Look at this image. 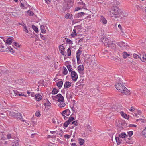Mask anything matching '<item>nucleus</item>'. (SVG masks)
Listing matches in <instances>:
<instances>
[{"label": "nucleus", "instance_id": "53", "mask_svg": "<svg viewBox=\"0 0 146 146\" xmlns=\"http://www.w3.org/2000/svg\"><path fill=\"white\" fill-rule=\"evenodd\" d=\"M133 134V132L132 131H130L128 132V136L131 137Z\"/></svg>", "mask_w": 146, "mask_h": 146}, {"label": "nucleus", "instance_id": "17", "mask_svg": "<svg viewBox=\"0 0 146 146\" xmlns=\"http://www.w3.org/2000/svg\"><path fill=\"white\" fill-rule=\"evenodd\" d=\"M12 37L9 38L6 40H5V39H4L3 40L6 44L8 45H10L11 44L12 42Z\"/></svg>", "mask_w": 146, "mask_h": 146}, {"label": "nucleus", "instance_id": "47", "mask_svg": "<svg viewBox=\"0 0 146 146\" xmlns=\"http://www.w3.org/2000/svg\"><path fill=\"white\" fill-rule=\"evenodd\" d=\"M40 37L41 38L44 40H46V35H42L40 34Z\"/></svg>", "mask_w": 146, "mask_h": 146}, {"label": "nucleus", "instance_id": "45", "mask_svg": "<svg viewBox=\"0 0 146 146\" xmlns=\"http://www.w3.org/2000/svg\"><path fill=\"white\" fill-rule=\"evenodd\" d=\"M123 56L124 58H126L128 56V54L127 52H124L123 53Z\"/></svg>", "mask_w": 146, "mask_h": 146}, {"label": "nucleus", "instance_id": "63", "mask_svg": "<svg viewBox=\"0 0 146 146\" xmlns=\"http://www.w3.org/2000/svg\"><path fill=\"white\" fill-rule=\"evenodd\" d=\"M83 40V39L82 38H79L78 40V43H79L80 41H82Z\"/></svg>", "mask_w": 146, "mask_h": 146}, {"label": "nucleus", "instance_id": "51", "mask_svg": "<svg viewBox=\"0 0 146 146\" xmlns=\"http://www.w3.org/2000/svg\"><path fill=\"white\" fill-rule=\"evenodd\" d=\"M23 30L26 33H28V30L27 29L26 26H23Z\"/></svg>", "mask_w": 146, "mask_h": 146}, {"label": "nucleus", "instance_id": "9", "mask_svg": "<svg viewBox=\"0 0 146 146\" xmlns=\"http://www.w3.org/2000/svg\"><path fill=\"white\" fill-rule=\"evenodd\" d=\"M74 120V118L73 117H70L69 118V119L65 122H64L63 124V126H64L65 127H68V125L71 123V122L73 121Z\"/></svg>", "mask_w": 146, "mask_h": 146}, {"label": "nucleus", "instance_id": "32", "mask_svg": "<svg viewBox=\"0 0 146 146\" xmlns=\"http://www.w3.org/2000/svg\"><path fill=\"white\" fill-rule=\"evenodd\" d=\"M59 92L58 90L57 89L54 88L53 89V90L52 91V94L53 95H55L56 94H57Z\"/></svg>", "mask_w": 146, "mask_h": 146}, {"label": "nucleus", "instance_id": "59", "mask_svg": "<svg viewBox=\"0 0 146 146\" xmlns=\"http://www.w3.org/2000/svg\"><path fill=\"white\" fill-rule=\"evenodd\" d=\"M119 124H118L119 126H121V127L122 126H123V123H124V122L123 121V122L121 121H120L119 122Z\"/></svg>", "mask_w": 146, "mask_h": 146}, {"label": "nucleus", "instance_id": "30", "mask_svg": "<svg viewBox=\"0 0 146 146\" xmlns=\"http://www.w3.org/2000/svg\"><path fill=\"white\" fill-rule=\"evenodd\" d=\"M78 143L80 145H82L84 142V140L82 138H79Z\"/></svg>", "mask_w": 146, "mask_h": 146}, {"label": "nucleus", "instance_id": "2", "mask_svg": "<svg viewBox=\"0 0 146 146\" xmlns=\"http://www.w3.org/2000/svg\"><path fill=\"white\" fill-rule=\"evenodd\" d=\"M115 87L119 92L124 93L125 94H127V88L121 83H117L115 85Z\"/></svg>", "mask_w": 146, "mask_h": 146}, {"label": "nucleus", "instance_id": "36", "mask_svg": "<svg viewBox=\"0 0 146 146\" xmlns=\"http://www.w3.org/2000/svg\"><path fill=\"white\" fill-rule=\"evenodd\" d=\"M84 12H81L78 13V14L76 15V16L78 18L84 15Z\"/></svg>", "mask_w": 146, "mask_h": 146}, {"label": "nucleus", "instance_id": "27", "mask_svg": "<svg viewBox=\"0 0 146 146\" xmlns=\"http://www.w3.org/2000/svg\"><path fill=\"white\" fill-rule=\"evenodd\" d=\"M101 22L104 24H106L107 23V21L106 19L103 16H101Z\"/></svg>", "mask_w": 146, "mask_h": 146}, {"label": "nucleus", "instance_id": "12", "mask_svg": "<svg viewBox=\"0 0 146 146\" xmlns=\"http://www.w3.org/2000/svg\"><path fill=\"white\" fill-rule=\"evenodd\" d=\"M70 110L68 109H67L61 113V114L63 116H65V115L68 116L70 115Z\"/></svg>", "mask_w": 146, "mask_h": 146}, {"label": "nucleus", "instance_id": "22", "mask_svg": "<svg viewBox=\"0 0 146 146\" xmlns=\"http://www.w3.org/2000/svg\"><path fill=\"white\" fill-rule=\"evenodd\" d=\"M35 98L36 100L38 101H39L42 98V96L39 94H36L35 95Z\"/></svg>", "mask_w": 146, "mask_h": 146}, {"label": "nucleus", "instance_id": "33", "mask_svg": "<svg viewBox=\"0 0 146 146\" xmlns=\"http://www.w3.org/2000/svg\"><path fill=\"white\" fill-rule=\"evenodd\" d=\"M115 139L117 142V143L118 145H119L121 143V139H120L118 137H115Z\"/></svg>", "mask_w": 146, "mask_h": 146}, {"label": "nucleus", "instance_id": "41", "mask_svg": "<svg viewBox=\"0 0 146 146\" xmlns=\"http://www.w3.org/2000/svg\"><path fill=\"white\" fill-rule=\"evenodd\" d=\"M67 67L69 72L72 71V68L70 65H69L67 66Z\"/></svg>", "mask_w": 146, "mask_h": 146}, {"label": "nucleus", "instance_id": "24", "mask_svg": "<svg viewBox=\"0 0 146 146\" xmlns=\"http://www.w3.org/2000/svg\"><path fill=\"white\" fill-rule=\"evenodd\" d=\"M63 84V82L60 80L58 81L57 83V86L60 89L62 86Z\"/></svg>", "mask_w": 146, "mask_h": 146}, {"label": "nucleus", "instance_id": "21", "mask_svg": "<svg viewBox=\"0 0 146 146\" xmlns=\"http://www.w3.org/2000/svg\"><path fill=\"white\" fill-rule=\"evenodd\" d=\"M15 113L13 112H11L9 114L10 116H12L13 117L17 118V117L18 113Z\"/></svg>", "mask_w": 146, "mask_h": 146}, {"label": "nucleus", "instance_id": "38", "mask_svg": "<svg viewBox=\"0 0 146 146\" xmlns=\"http://www.w3.org/2000/svg\"><path fill=\"white\" fill-rule=\"evenodd\" d=\"M5 51V49L4 46L2 45H0V51L4 52Z\"/></svg>", "mask_w": 146, "mask_h": 146}, {"label": "nucleus", "instance_id": "31", "mask_svg": "<svg viewBox=\"0 0 146 146\" xmlns=\"http://www.w3.org/2000/svg\"><path fill=\"white\" fill-rule=\"evenodd\" d=\"M135 107H131L128 106V110L132 112H133L134 110L135 109Z\"/></svg>", "mask_w": 146, "mask_h": 146}, {"label": "nucleus", "instance_id": "26", "mask_svg": "<svg viewBox=\"0 0 146 146\" xmlns=\"http://www.w3.org/2000/svg\"><path fill=\"white\" fill-rule=\"evenodd\" d=\"M51 103L48 101L45 104V107L46 108H48V109H49V107L51 106Z\"/></svg>", "mask_w": 146, "mask_h": 146}, {"label": "nucleus", "instance_id": "49", "mask_svg": "<svg viewBox=\"0 0 146 146\" xmlns=\"http://www.w3.org/2000/svg\"><path fill=\"white\" fill-rule=\"evenodd\" d=\"M74 124L75 126H76L77 125V121H75L72 122L70 124L72 125Z\"/></svg>", "mask_w": 146, "mask_h": 146}, {"label": "nucleus", "instance_id": "10", "mask_svg": "<svg viewBox=\"0 0 146 146\" xmlns=\"http://www.w3.org/2000/svg\"><path fill=\"white\" fill-rule=\"evenodd\" d=\"M10 95H11V96L12 97L13 96H23L24 95L23 94L21 93V92H19L17 90H13L11 94Z\"/></svg>", "mask_w": 146, "mask_h": 146}, {"label": "nucleus", "instance_id": "35", "mask_svg": "<svg viewBox=\"0 0 146 146\" xmlns=\"http://www.w3.org/2000/svg\"><path fill=\"white\" fill-rule=\"evenodd\" d=\"M117 44L121 47L125 46V43L121 42H118Z\"/></svg>", "mask_w": 146, "mask_h": 146}, {"label": "nucleus", "instance_id": "62", "mask_svg": "<svg viewBox=\"0 0 146 146\" xmlns=\"http://www.w3.org/2000/svg\"><path fill=\"white\" fill-rule=\"evenodd\" d=\"M82 8H81L80 7H76V8L75 9V11H78V10L80 9H81Z\"/></svg>", "mask_w": 146, "mask_h": 146}, {"label": "nucleus", "instance_id": "60", "mask_svg": "<svg viewBox=\"0 0 146 146\" xmlns=\"http://www.w3.org/2000/svg\"><path fill=\"white\" fill-rule=\"evenodd\" d=\"M87 129L89 131H92V128L90 125L88 126Z\"/></svg>", "mask_w": 146, "mask_h": 146}, {"label": "nucleus", "instance_id": "64", "mask_svg": "<svg viewBox=\"0 0 146 146\" xmlns=\"http://www.w3.org/2000/svg\"><path fill=\"white\" fill-rule=\"evenodd\" d=\"M71 146H77L76 144L75 143H73L71 144Z\"/></svg>", "mask_w": 146, "mask_h": 146}, {"label": "nucleus", "instance_id": "20", "mask_svg": "<svg viewBox=\"0 0 146 146\" xmlns=\"http://www.w3.org/2000/svg\"><path fill=\"white\" fill-rule=\"evenodd\" d=\"M58 103V106L60 107H64L65 106L66 104L64 102V100H62L59 102Z\"/></svg>", "mask_w": 146, "mask_h": 146}, {"label": "nucleus", "instance_id": "28", "mask_svg": "<svg viewBox=\"0 0 146 146\" xmlns=\"http://www.w3.org/2000/svg\"><path fill=\"white\" fill-rule=\"evenodd\" d=\"M40 29L41 32L43 33H45L46 32V31L44 26L41 25L40 26Z\"/></svg>", "mask_w": 146, "mask_h": 146}, {"label": "nucleus", "instance_id": "8", "mask_svg": "<svg viewBox=\"0 0 146 146\" xmlns=\"http://www.w3.org/2000/svg\"><path fill=\"white\" fill-rule=\"evenodd\" d=\"M90 60V64L93 67H96L97 65V61L96 58L93 57V56H92L91 57Z\"/></svg>", "mask_w": 146, "mask_h": 146}, {"label": "nucleus", "instance_id": "34", "mask_svg": "<svg viewBox=\"0 0 146 146\" xmlns=\"http://www.w3.org/2000/svg\"><path fill=\"white\" fill-rule=\"evenodd\" d=\"M71 48L70 47H69L67 50L68 56L71 55Z\"/></svg>", "mask_w": 146, "mask_h": 146}, {"label": "nucleus", "instance_id": "16", "mask_svg": "<svg viewBox=\"0 0 146 146\" xmlns=\"http://www.w3.org/2000/svg\"><path fill=\"white\" fill-rule=\"evenodd\" d=\"M141 58L140 59L141 60L145 62H146V54L145 53H143L142 54H140Z\"/></svg>", "mask_w": 146, "mask_h": 146}, {"label": "nucleus", "instance_id": "55", "mask_svg": "<svg viewBox=\"0 0 146 146\" xmlns=\"http://www.w3.org/2000/svg\"><path fill=\"white\" fill-rule=\"evenodd\" d=\"M29 96L30 95L31 97H35L36 94L35 95L34 93L33 92H31L30 94L29 95Z\"/></svg>", "mask_w": 146, "mask_h": 146}, {"label": "nucleus", "instance_id": "39", "mask_svg": "<svg viewBox=\"0 0 146 146\" xmlns=\"http://www.w3.org/2000/svg\"><path fill=\"white\" fill-rule=\"evenodd\" d=\"M142 135L143 137L146 138V128H145V129L142 132Z\"/></svg>", "mask_w": 146, "mask_h": 146}, {"label": "nucleus", "instance_id": "40", "mask_svg": "<svg viewBox=\"0 0 146 146\" xmlns=\"http://www.w3.org/2000/svg\"><path fill=\"white\" fill-rule=\"evenodd\" d=\"M13 136V135L12 134H11L9 133H8L7 135V139H12Z\"/></svg>", "mask_w": 146, "mask_h": 146}, {"label": "nucleus", "instance_id": "4", "mask_svg": "<svg viewBox=\"0 0 146 146\" xmlns=\"http://www.w3.org/2000/svg\"><path fill=\"white\" fill-rule=\"evenodd\" d=\"M73 2L71 0H66L64 3L63 6L65 9H69L73 5Z\"/></svg>", "mask_w": 146, "mask_h": 146}, {"label": "nucleus", "instance_id": "50", "mask_svg": "<svg viewBox=\"0 0 146 146\" xmlns=\"http://www.w3.org/2000/svg\"><path fill=\"white\" fill-rule=\"evenodd\" d=\"M128 127H137V125L135 124H129L128 125Z\"/></svg>", "mask_w": 146, "mask_h": 146}, {"label": "nucleus", "instance_id": "61", "mask_svg": "<svg viewBox=\"0 0 146 146\" xmlns=\"http://www.w3.org/2000/svg\"><path fill=\"white\" fill-rule=\"evenodd\" d=\"M137 113L139 115H141V111L139 110H138L137 111Z\"/></svg>", "mask_w": 146, "mask_h": 146}, {"label": "nucleus", "instance_id": "43", "mask_svg": "<svg viewBox=\"0 0 146 146\" xmlns=\"http://www.w3.org/2000/svg\"><path fill=\"white\" fill-rule=\"evenodd\" d=\"M133 55L134 58H135L137 59L138 58H139L140 59V58H141L140 55V56L138 55H137L136 54H133Z\"/></svg>", "mask_w": 146, "mask_h": 146}, {"label": "nucleus", "instance_id": "54", "mask_svg": "<svg viewBox=\"0 0 146 146\" xmlns=\"http://www.w3.org/2000/svg\"><path fill=\"white\" fill-rule=\"evenodd\" d=\"M14 44L17 47H19L20 45L18 43H17L16 42H14Z\"/></svg>", "mask_w": 146, "mask_h": 146}, {"label": "nucleus", "instance_id": "18", "mask_svg": "<svg viewBox=\"0 0 146 146\" xmlns=\"http://www.w3.org/2000/svg\"><path fill=\"white\" fill-rule=\"evenodd\" d=\"M71 83L69 82L66 81L64 84V88H67L70 87L71 86Z\"/></svg>", "mask_w": 146, "mask_h": 146}, {"label": "nucleus", "instance_id": "25", "mask_svg": "<svg viewBox=\"0 0 146 146\" xmlns=\"http://www.w3.org/2000/svg\"><path fill=\"white\" fill-rule=\"evenodd\" d=\"M17 118H19L22 121L24 122L25 121V120H23L22 114L19 113H18L17 117Z\"/></svg>", "mask_w": 146, "mask_h": 146}, {"label": "nucleus", "instance_id": "3", "mask_svg": "<svg viewBox=\"0 0 146 146\" xmlns=\"http://www.w3.org/2000/svg\"><path fill=\"white\" fill-rule=\"evenodd\" d=\"M101 41L105 45L108 47H114L115 45L112 42L110 41L108 39L106 38L102 39Z\"/></svg>", "mask_w": 146, "mask_h": 146}, {"label": "nucleus", "instance_id": "14", "mask_svg": "<svg viewBox=\"0 0 146 146\" xmlns=\"http://www.w3.org/2000/svg\"><path fill=\"white\" fill-rule=\"evenodd\" d=\"M59 48L60 50V53L62 55H65L64 52V46H63L60 45L59 46Z\"/></svg>", "mask_w": 146, "mask_h": 146}, {"label": "nucleus", "instance_id": "37", "mask_svg": "<svg viewBox=\"0 0 146 146\" xmlns=\"http://www.w3.org/2000/svg\"><path fill=\"white\" fill-rule=\"evenodd\" d=\"M139 121L140 123H144L146 121V120L142 119H136V121L138 122Z\"/></svg>", "mask_w": 146, "mask_h": 146}, {"label": "nucleus", "instance_id": "15", "mask_svg": "<svg viewBox=\"0 0 146 146\" xmlns=\"http://www.w3.org/2000/svg\"><path fill=\"white\" fill-rule=\"evenodd\" d=\"M78 72L81 73L84 70V67L83 65H79L77 68Z\"/></svg>", "mask_w": 146, "mask_h": 146}, {"label": "nucleus", "instance_id": "5", "mask_svg": "<svg viewBox=\"0 0 146 146\" xmlns=\"http://www.w3.org/2000/svg\"><path fill=\"white\" fill-rule=\"evenodd\" d=\"M81 26L80 25H78L74 27L73 30V32L70 35L71 36L74 37L77 35V34L76 32L79 31V29H81Z\"/></svg>", "mask_w": 146, "mask_h": 146}, {"label": "nucleus", "instance_id": "57", "mask_svg": "<svg viewBox=\"0 0 146 146\" xmlns=\"http://www.w3.org/2000/svg\"><path fill=\"white\" fill-rule=\"evenodd\" d=\"M71 136L70 135L68 134L65 135L64 136V137L66 138L67 139L69 138Z\"/></svg>", "mask_w": 146, "mask_h": 146}, {"label": "nucleus", "instance_id": "58", "mask_svg": "<svg viewBox=\"0 0 146 146\" xmlns=\"http://www.w3.org/2000/svg\"><path fill=\"white\" fill-rule=\"evenodd\" d=\"M35 115L36 116L39 117L40 115V114L39 112H37L35 113Z\"/></svg>", "mask_w": 146, "mask_h": 146}, {"label": "nucleus", "instance_id": "56", "mask_svg": "<svg viewBox=\"0 0 146 146\" xmlns=\"http://www.w3.org/2000/svg\"><path fill=\"white\" fill-rule=\"evenodd\" d=\"M16 143H15V144H13L12 146H18L19 145V144L18 143V141H16Z\"/></svg>", "mask_w": 146, "mask_h": 146}, {"label": "nucleus", "instance_id": "46", "mask_svg": "<svg viewBox=\"0 0 146 146\" xmlns=\"http://www.w3.org/2000/svg\"><path fill=\"white\" fill-rule=\"evenodd\" d=\"M68 71L67 70L65 67H64V71L63 72V74L64 75H66L67 74Z\"/></svg>", "mask_w": 146, "mask_h": 146}, {"label": "nucleus", "instance_id": "1", "mask_svg": "<svg viewBox=\"0 0 146 146\" xmlns=\"http://www.w3.org/2000/svg\"><path fill=\"white\" fill-rule=\"evenodd\" d=\"M122 14L121 9L117 7H113L110 11V15L115 18L119 17Z\"/></svg>", "mask_w": 146, "mask_h": 146}, {"label": "nucleus", "instance_id": "52", "mask_svg": "<svg viewBox=\"0 0 146 146\" xmlns=\"http://www.w3.org/2000/svg\"><path fill=\"white\" fill-rule=\"evenodd\" d=\"M57 119L56 118H53L52 119V121L53 123L55 124L56 122Z\"/></svg>", "mask_w": 146, "mask_h": 146}, {"label": "nucleus", "instance_id": "44", "mask_svg": "<svg viewBox=\"0 0 146 146\" xmlns=\"http://www.w3.org/2000/svg\"><path fill=\"white\" fill-rule=\"evenodd\" d=\"M27 13L29 16L33 15L34 13L33 12L31 11L30 10H28L27 11Z\"/></svg>", "mask_w": 146, "mask_h": 146}, {"label": "nucleus", "instance_id": "42", "mask_svg": "<svg viewBox=\"0 0 146 146\" xmlns=\"http://www.w3.org/2000/svg\"><path fill=\"white\" fill-rule=\"evenodd\" d=\"M32 27L35 32H38V29L34 25H32Z\"/></svg>", "mask_w": 146, "mask_h": 146}, {"label": "nucleus", "instance_id": "19", "mask_svg": "<svg viewBox=\"0 0 146 146\" xmlns=\"http://www.w3.org/2000/svg\"><path fill=\"white\" fill-rule=\"evenodd\" d=\"M127 136L126 134L124 132H122L121 134H119V137L124 139H125Z\"/></svg>", "mask_w": 146, "mask_h": 146}, {"label": "nucleus", "instance_id": "6", "mask_svg": "<svg viewBox=\"0 0 146 146\" xmlns=\"http://www.w3.org/2000/svg\"><path fill=\"white\" fill-rule=\"evenodd\" d=\"M52 98L54 100L57 99V101L58 102L64 100L63 96L60 94H59L54 96H52Z\"/></svg>", "mask_w": 146, "mask_h": 146}, {"label": "nucleus", "instance_id": "11", "mask_svg": "<svg viewBox=\"0 0 146 146\" xmlns=\"http://www.w3.org/2000/svg\"><path fill=\"white\" fill-rule=\"evenodd\" d=\"M81 53L82 51L79 49H78L76 52V55L78 64H79L80 63V56Z\"/></svg>", "mask_w": 146, "mask_h": 146}, {"label": "nucleus", "instance_id": "13", "mask_svg": "<svg viewBox=\"0 0 146 146\" xmlns=\"http://www.w3.org/2000/svg\"><path fill=\"white\" fill-rule=\"evenodd\" d=\"M78 6L82 8L85 9V4L82 1V0H80V1L78 3Z\"/></svg>", "mask_w": 146, "mask_h": 146}, {"label": "nucleus", "instance_id": "48", "mask_svg": "<svg viewBox=\"0 0 146 146\" xmlns=\"http://www.w3.org/2000/svg\"><path fill=\"white\" fill-rule=\"evenodd\" d=\"M66 41L69 44H73L72 41H71L68 38L66 39Z\"/></svg>", "mask_w": 146, "mask_h": 146}, {"label": "nucleus", "instance_id": "23", "mask_svg": "<svg viewBox=\"0 0 146 146\" xmlns=\"http://www.w3.org/2000/svg\"><path fill=\"white\" fill-rule=\"evenodd\" d=\"M65 17L66 19L69 18L71 19H73V15L72 14L67 13L65 15Z\"/></svg>", "mask_w": 146, "mask_h": 146}, {"label": "nucleus", "instance_id": "29", "mask_svg": "<svg viewBox=\"0 0 146 146\" xmlns=\"http://www.w3.org/2000/svg\"><path fill=\"white\" fill-rule=\"evenodd\" d=\"M120 114L121 115V116L124 117V118H126V119H127V115L124 112H120Z\"/></svg>", "mask_w": 146, "mask_h": 146}, {"label": "nucleus", "instance_id": "7", "mask_svg": "<svg viewBox=\"0 0 146 146\" xmlns=\"http://www.w3.org/2000/svg\"><path fill=\"white\" fill-rule=\"evenodd\" d=\"M71 77L73 80L76 81L78 79V75L75 71H72L71 72Z\"/></svg>", "mask_w": 146, "mask_h": 146}]
</instances>
